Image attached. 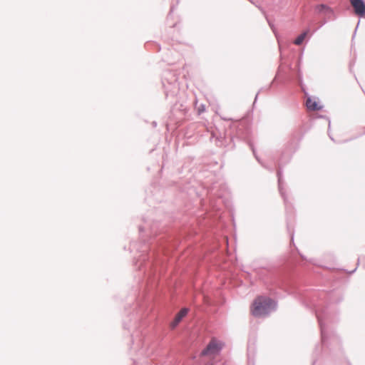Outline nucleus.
<instances>
[{"mask_svg":"<svg viewBox=\"0 0 365 365\" xmlns=\"http://www.w3.org/2000/svg\"><path fill=\"white\" fill-rule=\"evenodd\" d=\"M274 302L269 297L258 296L250 306V314L255 317H264L275 308Z\"/></svg>","mask_w":365,"mask_h":365,"instance_id":"f257e3e1","label":"nucleus"},{"mask_svg":"<svg viewBox=\"0 0 365 365\" xmlns=\"http://www.w3.org/2000/svg\"><path fill=\"white\" fill-rule=\"evenodd\" d=\"M222 348V344L217 341L215 339H212L210 342L207 346L206 349H205L201 354L202 356L205 355H216L217 354L221 349Z\"/></svg>","mask_w":365,"mask_h":365,"instance_id":"f03ea898","label":"nucleus"},{"mask_svg":"<svg viewBox=\"0 0 365 365\" xmlns=\"http://www.w3.org/2000/svg\"><path fill=\"white\" fill-rule=\"evenodd\" d=\"M350 3L356 15L362 16L365 14V4L362 0H350Z\"/></svg>","mask_w":365,"mask_h":365,"instance_id":"7ed1b4c3","label":"nucleus"},{"mask_svg":"<svg viewBox=\"0 0 365 365\" xmlns=\"http://www.w3.org/2000/svg\"><path fill=\"white\" fill-rule=\"evenodd\" d=\"M188 312L187 308L182 309L175 316L174 320L170 323L171 329H175Z\"/></svg>","mask_w":365,"mask_h":365,"instance_id":"20e7f679","label":"nucleus"},{"mask_svg":"<svg viewBox=\"0 0 365 365\" xmlns=\"http://www.w3.org/2000/svg\"><path fill=\"white\" fill-rule=\"evenodd\" d=\"M306 106L307 108L310 110H319L321 108V106H319L317 101L311 98H308L307 99Z\"/></svg>","mask_w":365,"mask_h":365,"instance_id":"39448f33","label":"nucleus"},{"mask_svg":"<svg viewBox=\"0 0 365 365\" xmlns=\"http://www.w3.org/2000/svg\"><path fill=\"white\" fill-rule=\"evenodd\" d=\"M307 36V32H304L301 35H299L294 41V44L296 45H300L303 41L304 40L305 37Z\"/></svg>","mask_w":365,"mask_h":365,"instance_id":"423d86ee","label":"nucleus"},{"mask_svg":"<svg viewBox=\"0 0 365 365\" xmlns=\"http://www.w3.org/2000/svg\"><path fill=\"white\" fill-rule=\"evenodd\" d=\"M321 8H324L325 6L324 5L320 6Z\"/></svg>","mask_w":365,"mask_h":365,"instance_id":"0eeeda50","label":"nucleus"}]
</instances>
